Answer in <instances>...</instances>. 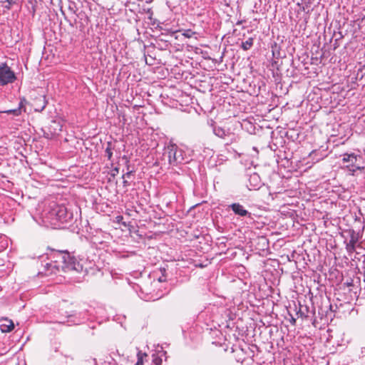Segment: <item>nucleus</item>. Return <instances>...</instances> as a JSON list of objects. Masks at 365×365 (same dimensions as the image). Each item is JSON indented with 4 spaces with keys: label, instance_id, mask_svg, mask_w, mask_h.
Here are the masks:
<instances>
[{
    "label": "nucleus",
    "instance_id": "14",
    "mask_svg": "<svg viewBox=\"0 0 365 365\" xmlns=\"http://www.w3.org/2000/svg\"><path fill=\"white\" fill-rule=\"evenodd\" d=\"M152 363L153 365H162V358L157 354L152 355Z\"/></svg>",
    "mask_w": 365,
    "mask_h": 365
},
{
    "label": "nucleus",
    "instance_id": "27",
    "mask_svg": "<svg viewBox=\"0 0 365 365\" xmlns=\"http://www.w3.org/2000/svg\"><path fill=\"white\" fill-rule=\"evenodd\" d=\"M118 172V168H115V173Z\"/></svg>",
    "mask_w": 365,
    "mask_h": 365
},
{
    "label": "nucleus",
    "instance_id": "11",
    "mask_svg": "<svg viewBox=\"0 0 365 365\" xmlns=\"http://www.w3.org/2000/svg\"><path fill=\"white\" fill-rule=\"evenodd\" d=\"M342 160L344 163L349 162L353 165L357 160V156L354 153H345L343 155Z\"/></svg>",
    "mask_w": 365,
    "mask_h": 365
},
{
    "label": "nucleus",
    "instance_id": "16",
    "mask_svg": "<svg viewBox=\"0 0 365 365\" xmlns=\"http://www.w3.org/2000/svg\"><path fill=\"white\" fill-rule=\"evenodd\" d=\"M0 113L12 114L14 116H19L21 115L20 109H17V108L0 111Z\"/></svg>",
    "mask_w": 365,
    "mask_h": 365
},
{
    "label": "nucleus",
    "instance_id": "25",
    "mask_svg": "<svg viewBox=\"0 0 365 365\" xmlns=\"http://www.w3.org/2000/svg\"><path fill=\"white\" fill-rule=\"evenodd\" d=\"M117 218H120V219H122V218H123V216H118V217H117Z\"/></svg>",
    "mask_w": 365,
    "mask_h": 365
},
{
    "label": "nucleus",
    "instance_id": "18",
    "mask_svg": "<svg viewBox=\"0 0 365 365\" xmlns=\"http://www.w3.org/2000/svg\"><path fill=\"white\" fill-rule=\"evenodd\" d=\"M26 99L24 98H21L19 103V106L17 108V109H20V111H21V113H22V110H24V112L26 111V108H25V104H26Z\"/></svg>",
    "mask_w": 365,
    "mask_h": 365
},
{
    "label": "nucleus",
    "instance_id": "10",
    "mask_svg": "<svg viewBox=\"0 0 365 365\" xmlns=\"http://www.w3.org/2000/svg\"><path fill=\"white\" fill-rule=\"evenodd\" d=\"M213 131L217 136L223 139H225L226 137H227V135L230 133L221 127H215Z\"/></svg>",
    "mask_w": 365,
    "mask_h": 365
},
{
    "label": "nucleus",
    "instance_id": "7",
    "mask_svg": "<svg viewBox=\"0 0 365 365\" xmlns=\"http://www.w3.org/2000/svg\"><path fill=\"white\" fill-rule=\"evenodd\" d=\"M14 328V322L11 319H4L0 324V329L2 332L6 333L13 330Z\"/></svg>",
    "mask_w": 365,
    "mask_h": 365
},
{
    "label": "nucleus",
    "instance_id": "1",
    "mask_svg": "<svg viewBox=\"0 0 365 365\" xmlns=\"http://www.w3.org/2000/svg\"><path fill=\"white\" fill-rule=\"evenodd\" d=\"M46 217L50 220L51 224L57 225L58 222L64 223L70 221L73 215L64 205H54L47 213Z\"/></svg>",
    "mask_w": 365,
    "mask_h": 365
},
{
    "label": "nucleus",
    "instance_id": "12",
    "mask_svg": "<svg viewBox=\"0 0 365 365\" xmlns=\"http://www.w3.org/2000/svg\"><path fill=\"white\" fill-rule=\"evenodd\" d=\"M139 13L148 14V17L149 19H152V16H153V14L152 9L149 8V7H146L144 5L143 6L140 7Z\"/></svg>",
    "mask_w": 365,
    "mask_h": 365
},
{
    "label": "nucleus",
    "instance_id": "19",
    "mask_svg": "<svg viewBox=\"0 0 365 365\" xmlns=\"http://www.w3.org/2000/svg\"><path fill=\"white\" fill-rule=\"evenodd\" d=\"M195 34V32L192 31V30L190 29H188V30H186L184 33H183V36H185V37L187 38H191L193 35Z\"/></svg>",
    "mask_w": 365,
    "mask_h": 365
},
{
    "label": "nucleus",
    "instance_id": "21",
    "mask_svg": "<svg viewBox=\"0 0 365 365\" xmlns=\"http://www.w3.org/2000/svg\"><path fill=\"white\" fill-rule=\"evenodd\" d=\"M6 2H8V4H9V6H6V7H7V8H9V9L10 8V6H11V5H13V4H16V0H6Z\"/></svg>",
    "mask_w": 365,
    "mask_h": 365
},
{
    "label": "nucleus",
    "instance_id": "3",
    "mask_svg": "<svg viewBox=\"0 0 365 365\" xmlns=\"http://www.w3.org/2000/svg\"><path fill=\"white\" fill-rule=\"evenodd\" d=\"M16 80L15 73L6 63L0 65V86L12 83Z\"/></svg>",
    "mask_w": 365,
    "mask_h": 365
},
{
    "label": "nucleus",
    "instance_id": "17",
    "mask_svg": "<svg viewBox=\"0 0 365 365\" xmlns=\"http://www.w3.org/2000/svg\"><path fill=\"white\" fill-rule=\"evenodd\" d=\"M138 361L135 365H143V357L147 356L145 353H142L141 351H138Z\"/></svg>",
    "mask_w": 365,
    "mask_h": 365
},
{
    "label": "nucleus",
    "instance_id": "6",
    "mask_svg": "<svg viewBox=\"0 0 365 365\" xmlns=\"http://www.w3.org/2000/svg\"><path fill=\"white\" fill-rule=\"evenodd\" d=\"M232 211L235 214L240 215L241 217L249 215L250 217L251 214L244 208V207L240 203H233L230 205Z\"/></svg>",
    "mask_w": 365,
    "mask_h": 365
},
{
    "label": "nucleus",
    "instance_id": "8",
    "mask_svg": "<svg viewBox=\"0 0 365 365\" xmlns=\"http://www.w3.org/2000/svg\"><path fill=\"white\" fill-rule=\"evenodd\" d=\"M178 150L176 148H172L169 151V161L170 163H180L181 160L180 159V156H177Z\"/></svg>",
    "mask_w": 365,
    "mask_h": 365
},
{
    "label": "nucleus",
    "instance_id": "9",
    "mask_svg": "<svg viewBox=\"0 0 365 365\" xmlns=\"http://www.w3.org/2000/svg\"><path fill=\"white\" fill-rule=\"evenodd\" d=\"M225 140H226L225 145H228L238 143L240 140V138L237 134L230 132Z\"/></svg>",
    "mask_w": 365,
    "mask_h": 365
},
{
    "label": "nucleus",
    "instance_id": "23",
    "mask_svg": "<svg viewBox=\"0 0 365 365\" xmlns=\"http://www.w3.org/2000/svg\"><path fill=\"white\" fill-rule=\"evenodd\" d=\"M290 323L292 325H295L296 324V319L294 317H292L291 319H290Z\"/></svg>",
    "mask_w": 365,
    "mask_h": 365
},
{
    "label": "nucleus",
    "instance_id": "15",
    "mask_svg": "<svg viewBox=\"0 0 365 365\" xmlns=\"http://www.w3.org/2000/svg\"><path fill=\"white\" fill-rule=\"evenodd\" d=\"M105 153H106V156L107 157L108 160H111L112 156H113V148L111 147L110 143H108V146L106 148Z\"/></svg>",
    "mask_w": 365,
    "mask_h": 365
},
{
    "label": "nucleus",
    "instance_id": "26",
    "mask_svg": "<svg viewBox=\"0 0 365 365\" xmlns=\"http://www.w3.org/2000/svg\"><path fill=\"white\" fill-rule=\"evenodd\" d=\"M118 172V168H115V173Z\"/></svg>",
    "mask_w": 365,
    "mask_h": 365
},
{
    "label": "nucleus",
    "instance_id": "22",
    "mask_svg": "<svg viewBox=\"0 0 365 365\" xmlns=\"http://www.w3.org/2000/svg\"><path fill=\"white\" fill-rule=\"evenodd\" d=\"M130 173H131V172H127L125 174H124L123 175V178L125 179V178H129V176L130 175Z\"/></svg>",
    "mask_w": 365,
    "mask_h": 365
},
{
    "label": "nucleus",
    "instance_id": "20",
    "mask_svg": "<svg viewBox=\"0 0 365 365\" xmlns=\"http://www.w3.org/2000/svg\"><path fill=\"white\" fill-rule=\"evenodd\" d=\"M160 272L163 274V277H159L158 280L159 282H165V277L164 276V272H165V268H160Z\"/></svg>",
    "mask_w": 365,
    "mask_h": 365
},
{
    "label": "nucleus",
    "instance_id": "13",
    "mask_svg": "<svg viewBox=\"0 0 365 365\" xmlns=\"http://www.w3.org/2000/svg\"><path fill=\"white\" fill-rule=\"evenodd\" d=\"M253 45V38H249L247 40H246L245 41H243L242 43V48L245 51H247L249 50Z\"/></svg>",
    "mask_w": 365,
    "mask_h": 365
},
{
    "label": "nucleus",
    "instance_id": "24",
    "mask_svg": "<svg viewBox=\"0 0 365 365\" xmlns=\"http://www.w3.org/2000/svg\"><path fill=\"white\" fill-rule=\"evenodd\" d=\"M123 185H124L125 187H127V186H128V185H129V183H128V182L126 180H123Z\"/></svg>",
    "mask_w": 365,
    "mask_h": 365
},
{
    "label": "nucleus",
    "instance_id": "4",
    "mask_svg": "<svg viewBox=\"0 0 365 365\" xmlns=\"http://www.w3.org/2000/svg\"><path fill=\"white\" fill-rule=\"evenodd\" d=\"M350 239L349 242L346 243V250L349 254H352L355 252L356 245L359 240V235L356 233L354 230L349 231Z\"/></svg>",
    "mask_w": 365,
    "mask_h": 365
},
{
    "label": "nucleus",
    "instance_id": "5",
    "mask_svg": "<svg viewBox=\"0 0 365 365\" xmlns=\"http://www.w3.org/2000/svg\"><path fill=\"white\" fill-rule=\"evenodd\" d=\"M261 186V180L258 174L253 173L250 175L249 179V185H247L249 190H257Z\"/></svg>",
    "mask_w": 365,
    "mask_h": 365
},
{
    "label": "nucleus",
    "instance_id": "2",
    "mask_svg": "<svg viewBox=\"0 0 365 365\" xmlns=\"http://www.w3.org/2000/svg\"><path fill=\"white\" fill-rule=\"evenodd\" d=\"M59 262H62L61 268L65 270H79L80 264L76 259L71 256L68 252H58Z\"/></svg>",
    "mask_w": 365,
    "mask_h": 365
}]
</instances>
